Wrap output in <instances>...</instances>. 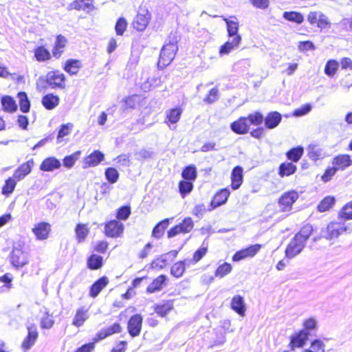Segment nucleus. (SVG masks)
Returning <instances> with one entry per match:
<instances>
[{"mask_svg": "<svg viewBox=\"0 0 352 352\" xmlns=\"http://www.w3.org/2000/svg\"><path fill=\"white\" fill-rule=\"evenodd\" d=\"M304 153V148L301 146L293 147L288 150L286 153V157L292 163L298 162Z\"/></svg>", "mask_w": 352, "mask_h": 352, "instance_id": "36", "label": "nucleus"}, {"mask_svg": "<svg viewBox=\"0 0 352 352\" xmlns=\"http://www.w3.org/2000/svg\"><path fill=\"white\" fill-rule=\"evenodd\" d=\"M73 125L70 123L62 124L58 130L57 140L60 142L63 137L69 135L71 132Z\"/></svg>", "mask_w": 352, "mask_h": 352, "instance_id": "60", "label": "nucleus"}, {"mask_svg": "<svg viewBox=\"0 0 352 352\" xmlns=\"http://www.w3.org/2000/svg\"><path fill=\"white\" fill-rule=\"evenodd\" d=\"M181 175L182 179L195 182L197 177L195 166L190 164L185 166L182 171Z\"/></svg>", "mask_w": 352, "mask_h": 352, "instance_id": "41", "label": "nucleus"}, {"mask_svg": "<svg viewBox=\"0 0 352 352\" xmlns=\"http://www.w3.org/2000/svg\"><path fill=\"white\" fill-rule=\"evenodd\" d=\"M125 227L118 219H113L104 223V234L111 239H118L123 236Z\"/></svg>", "mask_w": 352, "mask_h": 352, "instance_id": "3", "label": "nucleus"}, {"mask_svg": "<svg viewBox=\"0 0 352 352\" xmlns=\"http://www.w3.org/2000/svg\"><path fill=\"white\" fill-rule=\"evenodd\" d=\"M283 17L289 21L295 22L300 24L304 21L302 14L297 12H285L283 13Z\"/></svg>", "mask_w": 352, "mask_h": 352, "instance_id": "54", "label": "nucleus"}, {"mask_svg": "<svg viewBox=\"0 0 352 352\" xmlns=\"http://www.w3.org/2000/svg\"><path fill=\"white\" fill-rule=\"evenodd\" d=\"M151 19V14L147 10L142 9L136 15L133 26L138 31H143L148 25Z\"/></svg>", "mask_w": 352, "mask_h": 352, "instance_id": "13", "label": "nucleus"}, {"mask_svg": "<svg viewBox=\"0 0 352 352\" xmlns=\"http://www.w3.org/2000/svg\"><path fill=\"white\" fill-rule=\"evenodd\" d=\"M162 83L160 78L153 76L152 78L145 77L144 81L140 82V87L144 91H148L153 88L159 87Z\"/></svg>", "mask_w": 352, "mask_h": 352, "instance_id": "34", "label": "nucleus"}, {"mask_svg": "<svg viewBox=\"0 0 352 352\" xmlns=\"http://www.w3.org/2000/svg\"><path fill=\"white\" fill-rule=\"evenodd\" d=\"M177 41L176 34H173L170 36L168 43L165 44L161 50L158 61L159 67H166L173 61L178 50Z\"/></svg>", "mask_w": 352, "mask_h": 352, "instance_id": "1", "label": "nucleus"}, {"mask_svg": "<svg viewBox=\"0 0 352 352\" xmlns=\"http://www.w3.org/2000/svg\"><path fill=\"white\" fill-rule=\"evenodd\" d=\"M35 57L38 61H45L50 58V53L44 47H38L35 50Z\"/></svg>", "mask_w": 352, "mask_h": 352, "instance_id": "59", "label": "nucleus"}, {"mask_svg": "<svg viewBox=\"0 0 352 352\" xmlns=\"http://www.w3.org/2000/svg\"><path fill=\"white\" fill-rule=\"evenodd\" d=\"M154 312L161 318H166L174 309V300H164L153 305Z\"/></svg>", "mask_w": 352, "mask_h": 352, "instance_id": "15", "label": "nucleus"}, {"mask_svg": "<svg viewBox=\"0 0 352 352\" xmlns=\"http://www.w3.org/2000/svg\"><path fill=\"white\" fill-rule=\"evenodd\" d=\"M194 188V182L182 179L178 183V191L182 198H185Z\"/></svg>", "mask_w": 352, "mask_h": 352, "instance_id": "39", "label": "nucleus"}, {"mask_svg": "<svg viewBox=\"0 0 352 352\" xmlns=\"http://www.w3.org/2000/svg\"><path fill=\"white\" fill-rule=\"evenodd\" d=\"M337 172L338 171L333 166H329L324 169V173L321 175L320 179L324 183H327L333 179Z\"/></svg>", "mask_w": 352, "mask_h": 352, "instance_id": "56", "label": "nucleus"}, {"mask_svg": "<svg viewBox=\"0 0 352 352\" xmlns=\"http://www.w3.org/2000/svg\"><path fill=\"white\" fill-rule=\"evenodd\" d=\"M167 280L168 278L164 274L158 276L148 285L146 289V292L148 294H153L160 291Z\"/></svg>", "mask_w": 352, "mask_h": 352, "instance_id": "30", "label": "nucleus"}, {"mask_svg": "<svg viewBox=\"0 0 352 352\" xmlns=\"http://www.w3.org/2000/svg\"><path fill=\"white\" fill-rule=\"evenodd\" d=\"M46 80L52 87H63L65 83V75L58 72H50L47 74Z\"/></svg>", "mask_w": 352, "mask_h": 352, "instance_id": "22", "label": "nucleus"}, {"mask_svg": "<svg viewBox=\"0 0 352 352\" xmlns=\"http://www.w3.org/2000/svg\"><path fill=\"white\" fill-rule=\"evenodd\" d=\"M59 98L52 94H48L43 98L42 102L44 107L48 109L56 107L58 104Z\"/></svg>", "mask_w": 352, "mask_h": 352, "instance_id": "52", "label": "nucleus"}, {"mask_svg": "<svg viewBox=\"0 0 352 352\" xmlns=\"http://www.w3.org/2000/svg\"><path fill=\"white\" fill-rule=\"evenodd\" d=\"M243 169L241 166H236L231 173L230 186L233 190H237L241 186L243 181Z\"/></svg>", "mask_w": 352, "mask_h": 352, "instance_id": "24", "label": "nucleus"}, {"mask_svg": "<svg viewBox=\"0 0 352 352\" xmlns=\"http://www.w3.org/2000/svg\"><path fill=\"white\" fill-rule=\"evenodd\" d=\"M263 120L267 129H274L280 122L281 115L278 111H272L269 113Z\"/></svg>", "mask_w": 352, "mask_h": 352, "instance_id": "35", "label": "nucleus"}, {"mask_svg": "<svg viewBox=\"0 0 352 352\" xmlns=\"http://www.w3.org/2000/svg\"><path fill=\"white\" fill-rule=\"evenodd\" d=\"M34 165V160L32 158L22 163L14 172L13 176L19 181L24 179L29 175Z\"/></svg>", "mask_w": 352, "mask_h": 352, "instance_id": "21", "label": "nucleus"}, {"mask_svg": "<svg viewBox=\"0 0 352 352\" xmlns=\"http://www.w3.org/2000/svg\"><path fill=\"white\" fill-rule=\"evenodd\" d=\"M182 234H187L191 232L194 228V222L191 217L184 218L181 223L177 224Z\"/></svg>", "mask_w": 352, "mask_h": 352, "instance_id": "47", "label": "nucleus"}, {"mask_svg": "<svg viewBox=\"0 0 352 352\" xmlns=\"http://www.w3.org/2000/svg\"><path fill=\"white\" fill-rule=\"evenodd\" d=\"M315 230L310 223L303 225L294 236L306 245L307 240L314 234Z\"/></svg>", "mask_w": 352, "mask_h": 352, "instance_id": "29", "label": "nucleus"}, {"mask_svg": "<svg viewBox=\"0 0 352 352\" xmlns=\"http://www.w3.org/2000/svg\"><path fill=\"white\" fill-rule=\"evenodd\" d=\"M261 248V245L254 244L234 253L232 260L234 262L254 256Z\"/></svg>", "mask_w": 352, "mask_h": 352, "instance_id": "10", "label": "nucleus"}, {"mask_svg": "<svg viewBox=\"0 0 352 352\" xmlns=\"http://www.w3.org/2000/svg\"><path fill=\"white\" fill-rule=\"evenodd\" d=\"M52 226L49 222L40 221L35 223L32 228V232L38 241H45L50 235Z\"/></svg>", "mask_w": 352, "mask_h": 352, "instance_id": "9", "label": "nucleus"}, {"mask_svg": "<svg viewBox=\"0 0 352 352\" xmlns=\"http://www.w3.org/2000/svg\"><path fill=\"white\" fill-rule=\"evenodd\" d=\"M336 199L333 196H326L317 206V210L320 212H324L329 210L335 204Z\"/></svg>", "mask_w": 352, "mask_h": 352, "instance_id": "40", "label": "nucleus"}, {"mask_svg": "<svg viewBox=\"0 0 352 352\" xmlns=\"http://www.w3.org/2000/svg\"><path fill=\"white\" fill-rule=\"evenodd\" d=\"M338 218L344 220L352 219V201L344 205L338 212Z\"/></svg>", "mask_w": 352, "mask_h": 352, "instance_id": "49", "label": "nucleus"}, {"mask_svg": "<svg viewBox=\"0 0 352 352\" xmlns=\"http://www.w3.org/2000/svg\"><path fill=\"white\" fill-rule=\"evenodd\" d=\"M18 98L20 104V110H30V104L25 92H19Z\"/></svg>", "mask_w": 352, "mask_h": 352, "instance_id": "61", "label": "nucleus"}, {"mask_svg": "<svg viewBox=\"0 0 352 352\" xmlns=\"http://www.w3.org/2000/svg\"><path fill=\"white\" fill-rule=\"evenodd\" d=\"M305 247V244L294 236L286 246L285 250V256L288 258H292L299 254Z\"/></svg>", "mask_w": 352, "mask_h": 352, "instance_id": "11", "label": "nucleus"}, {"mask_svg": "<svg viewBox=\"0 0 352 352\" xmlns=\"http://www.w3.org/2000/svg\"><path fill=\"white\" fill-rule=\"evenodd\" d=\"M104 175L110 184H115L119 179V173L116 168L108 167L105 169Z\"/></svg>", "mask_w": 352, "mask_h": 352, "instance_id": "53", "label": "nucleus"}, {"mask_svg": "<svg viewBox=\"0 0 352 352\" xmlns=\"http://www.w3.org/2000/svg\"><path fill=\"white\" fill-rule=\"evenodd\" d=\"M331 164L337 171H342L352 165V160L349 154H338L332 158Z\"/></svg>", "mask_w": 352, "mask_h": 352, "instance_id": "16", "label": "nucleus"}, {"mask_svg": "<svg viewBox=\"0 0 352 352\" xmlns=\"http://www.w3.org/2000/svg\"><path fill=\"white\" fill-rule=\"evenodd\" d=\"M96 342H95V338H94L92 342L82 344L77 348L74 352H94Z\"/></svg>", "mask_w": 352, "mask_h": 352, "instance_id": "64", "label": "nucleus"}, {"mask_svg": "<svg viewBox=\"0 0 352 352\" xmlns=\"http://www.w3.org/2000/svg\"><path fill=\"white\" fill-rule=\"evenodd\" d=\"M76 239L78 243L84 242L90 232L88 223H78L74 228Z\"/></svg>", "mask_w": 352, "mask_h": 352, "instance_id": "25", "label": "nucleus"}, {"mask_svg": "<svg viewBox=\"0 0 352 352\" xmlns=\"http://www.w3.org/2000/svg\"><path fill=\"white\" fill-rule=\"evenodd\" d=\"M80 67L79 60L70 59L66 62L64 69L69 74L74 75L78 73Z\"/></svg>", "mask_w": 352, "mask_h": 352, "instance_id": "48", "label": "nucleus"}, {"mask_svg": "<svg viewBox=\"0 0 352 352\" xmlns=\"http://www.w3.org/2000/svg\"><path fill=\"white\" fill-rule=\"evenodd\" d=\"M104 265L103 257L98 254L92 253L87 258L86 266L90 270H100Z\"/></svg>", "mask_w": 352, "mask_h": 352, "instance_id": "26", "label": "nucleus"}, {"mask_svg": "<svg viewBox=\"0 0 352 352\" xmlns=\"http://www.w3.org/2000/svg\"><path fill=\"white\" fill-rule=\"evenodd\" d=\"M232 270V265L225 262L217 267L214 272V276L217 278H221L231 272Z\"/></svg>", "mask_w": 352, "mask_h": 352, "instance_id": "51", "label": "nucleus"}, {"mask_svg": "<svg viewBox=\"0 0 352 352\" xmlns=\"http://www.w3.org/2000/svg\"><path fill=\"white\" fill-rule=\"evenodd\" d=\"M122 331L121 324L120 322H114L111 325L100 329L95 336V342H98L112 335L120 333Z\"/></svg>", "mask_w": 352, "mask_h": 352, "instance_id": "12", "label": "nucleus"}, {"mask_svg": "<svg viewBox=\"0 0 352 352\" xmlns=\"http://www.w3.org/2000/svg\"><path fill=\"white\" fill-rule=\"evenodd\" d=\"M104 160V155L99 150H95L86 156L82 160L83 168L95 167Z\"/></svg>", "mask_w": 352, "mask_h": 352, "instance_id": "17", "label": "nucleus"}, {"mask_svg": "<svg viewBox=\"0 0 352 352\" xmlns=\"http://www.w3.org/2000/svg\"><path fill=\"white\" fill-rule=\"evenodd\" d=\"M1 104L3 110H17V104L15 100L10 96H3L1 98Z\"/></svg>", "mask_w": 352, "mask_h": 352, "instance_id": "55", "label": "nucleus"}, {"mask_svg": "<svg viewBox=\"0 0 352 352\" xmlns=\"http://www.w3.org/2000/svg\"><path fill=\"white\" fill-rule=\"evenodd\" d=\"M309 332H306L305 330H301L298 333L291 336L289 344L290 349L294 350L296 348L302 347L305 344Z\"/></svg>", "mask_w": 352, "mask_h": 352, "instance_id": "23", "label": "nucleus"}, {"mask_svg": "<svg viewBox=\"0 0 352 352\" xmlns=\"http://www.w3.org/2000/svg\"><path fill=\"white\" fill-rule=\"evenodd\" d=\"M241 36H235L234 38H229L227 42L222 45L219 51V56L228 55L232 52L237 50L241 42Z\"/></svg>", "mask_w": 352, "mask_h": 352, "instance_id": "19", "label": "nucleus"}, {"mask_svg": "<svg viewBox=\"0 0 352 352\" xmlns=\"http://www.w3.org/2000/svg\"><path fill=\"white\" fill-rule=\"evenodd\" d=\"M143 318L141 314L131 316L127 321L126 328L129 336L135 338L140 336L142 328Z\"/></svg>", "mask_w": 352, "mask_h": 352, "instance_id": "8", "label": "nucleus"}, {"mask_svg": "<svg viewBox=\"0 0 352 352\" xmlns=\"http://www.w3.org/2000/svg\"><path fill=\"white\" fill-rule=\"evenodd\" d=\"M230 195V192L228 188H223L217 190L210 201V206L211 209H215L217 207L225 204L227 202Z\"/></svg>", "mask_w": 352, "mask_h": 352, "instance_id": "14", "label": "nucleus"}, {"mask_svg": "<svg viewBox=\"0 0 352 352\" xmlns=\"http://www.w3.org/2000/svg\"><path fill=\"white\" fill-rule=\"evenodd\" d=\"M219 98V89L217 87L211 89L206 96L204 98V101L206 103L211 104L214 102Z\"/></svg>", "mask_w": 352, "mask_h": 352, "instance_id": "62", "label": "nucleus"}, {"mask_svg": "<svg viewBox=\"0 0 352 352\" xmlns=\"http://www.w3.org/2000/svg\"><path fill=\"white\" fill-rule=\"evenodd\" d=\"M143 101L141 96L138 95H133L127 97L122 101L121 108L125 109H135L140 107V102Z\"/></svg>", "mask_w": 352, "mask_h": 352, "instance_id": "37", "label": "nucleus"}, {"mask_svg": "<svg viewBox=\"0 0 352 352\" xmlns=\"http://www.w3.org/2000/svg\"><path fill=\"white\" fill-rule=\"evenodd\" d=\"M186 260L178 261L174 263L170 269V274L175 278H179L186 272Z\"/></svg>", "mask_w": 352, "mask_h": 352, "instance_id": "31", "label": "nucleus"}, {"mask_svg": "<svg viewBox=\"0 0 352 352\" xmlns=\"http://www.w3.org/2000/svg\"><path fill=\"white\" fill-rule=\"evenodd\" d=\"M168 224V219H164L158 222L153 228L152 236L156 239L161 238L163 236L164 231L167 228Z\"/></svg>", "mask_w": 352, "mask_h": 352, "instance_id": "42", "label": "nucleus"}, {"mask_svg": "<svg viewBox=\"0 0 352 352\" xmlns=\"http://www.w3.org/2000/svg\"><path fill=\"white\" fill-rule=\"evenodd\" d=\"M19 182L13 175L5 180V183L1 188V193L6 197H9L14 191Z\"/></svg>", "mask_w": 352, "mask_h": 352, "instance_id": "38", "label": "nucleus"}, {"mask_svg": "<svg viewBox=\"0 0 352 352\" xmlns=\"http://www.w3.org/2000/svg\"><path fill=\"white\" fill-rule=\"evenodd\" d=\"M230 307L232 310L241 316H243L245 312V306L243 298L241 296H234L231 300Z\"/></svg>", "mask_w": 352, "mask_h": 352, "instance_id": "32", "label": "nucleus"}, {"mask_svg": "<svg viewBox=\"0 0 352 352\" xmlns=\"http://www.w3.org/2000/svg\"><path fill=\"white\" fill-rule=\"evenodd\" d=\"M10 262L15 270H21L29 263L28 254L22 249L14 248L10 253Z\"/></svg>", "mask_w": 352, "mask_h": 352, "instance_id": "6", "label": "nucleus"}, {"mask_svg": "<svg viewBox=\"0 0 352 352\" xmlns=\"http://www.w3.org/2000/svg\"><path fill=\"white\" fill-rule=\"evenodd\" d=\"M80 154V151H78L69 155L65 156L63 160V165L67 168H72L78 159Z\"/></svg>", "mask_w": 352, "mask_h": 352, "instance_id": "57", "label": "nucleus"}, {"mask_svg": "<svg viewBox=\"0 0 352 352\" xmlns=\"http://www.w3.org/2000/svg\"><path fill=\"white\" fill-rule=\"evenodd\" d=\"M28 333L21 342V347L23 352H28L36 343L38 338V331L35 324H30L26 327Z\"/></svg>", "mask_w": 352, "mask_h": 352, "instance_id": "7", "label": "nucleus"}, {"mask_svg": "<svg viewBox=\"0 0 352 352\" xmlns=\"http://www.w3.org/2000/svg\"><path fill=\"white\" fill-rule=\"evenodd\" d=\"M109 283V280L107 276H102L100 277L89 287V296L93 298H96Z\"/></svg>", "mask_w": 352, "mask_h": 352, "instance_id": "18", "label": "nucleus"}, {"mask_svg": "<svg viewBox=\"0 0 352 352\" xmlns=\"http://www.w3.org/2000/svg\"><path fill=\"white\" fill-rule=\"evenodd\" d=\"M109 246V243L107 240H99L93 245L92 252L98 254H104L107 252Z\"/></svg>", "mask_w": 352, "mask_h": 352, "instance_id": "45", "label": "nucleus"}, {"mask_svg": "<svg viewBox=\"0 0 352 352\" xmlns=\"http://www.w3.org/2000/svg\"><path fill=\"white\" fill-rule=\"evenodd\" d=\"M297 171V166L291 162H283L278 168V174L281 177H289Z\"/></svg>", "mask_w": 352, "mask_h": 352, "instance_id": "28", "label": "nucleus"}, {"mask_svg": "<svg viewBox=\"0 0 352 352\" xmlns=\"http://www.w3.org/2000/svg\"><path fill=\"white\" fill-rule=\"evenodd\" d=\"M338 67V63L336 60H329L326 64L325 68H324V72L327 76H333Z\"/></svg>", "mask_w": 352, "mask_h": 352, "instance_id": "63", "label": "nucleus"}, {"mask_svg": "<svg viewBox=\"0 0 352 352\" xmlns=\"http://www.w3.org/2000/svg\"><path fill=\"white\" fill-rule=\"evenodd\" d=\"M307 155L311 160L314 162L323 158L322 149L317 147L316 145L309 146Z\"/></svg>", "mask_w": 352, "mask_h": 352, "instance_id": "50", "label": "nucleus"}, {"mask_svg": "<svg viewBox=\"0 0 352 352\" xmlns=\"http://www.w3.org/2000/svg\"><path fill=\"white\" fill-rule=\"evenodd\" d=\"M61 166L60 162L55 157H48L44 159L40 164L39 168L44 172H51Z\"/></svg>", "mask_w": 352, "mask_h": 352, "instance_id": "27", "label": "nucleus"}, {"mask_svg": "<svg viewBox=\"0 0 352 352\" xmlns=\"http://www.w3.org/2000/svg\"><path fill=\"white\" fill-rule=\"evenodd\" d=\"M227 25V30L230 38H234L235 36H241L238 34L239 23L236 21L225 19Z\"/></svg>", "mask_w": 352, "mask_h": 352, "instance_id": "46", "label": "nucleus"}, {"mask_svg": "<svg viewBox=\"0 0 352 352\" xmlns=\"http://www.w3.org/2000/svg\"><path fill=\"white\" fill-rule=\"evenodd\" d=\"M299 194L295 190L283 192L278 199L277 204L280 212H290L294 204L298 199Z\"/></svg>", "mask_w": 352, "mask_h": 352, "instance_id": "4", "label": "nucleus"}, {"mask_svg": "<svg viewBox=\"0 0 352 352\" xmlns=\"http://www.w3.org/2000/svg\"><path fill=\"white\" fill-rule=\"evenodd\" d=\"M67 43V39L62 35H58L56 37L55 46L52 50V54L56 58H59L63 52V49L65 47Z\"/></svg>", "mask_w": 352, "mask_h": 352, "instance_id": "43", "label": "nucleus"}, {"mask_svg": "<svg viewBox=\"0 0 352 352\" xmlns=\"http://www.w3.org/2000/svg\"><path fill=\"white\" fill-rule=\"evenodd\" d=\"M241 119V126L242 135L249 133L250 126H258L263 122V116L258 111L250 113L248 116H242Z\"/></svg>", "mask_w": 352, "mask_h": 352, "instance_id": "5", "label": "nucleus"}, {"mask_svg": "<svg viewBox=\"0 0 352 352\" xmlns=\"http://www.w3.org/2000/svg\"><path fill=\"white\" fill-rule=\"evenodd\" d=\"M54 320L53 317L49 312H45L41 319V327L42 329H48L53 327Z\"/></svg>", "mask_w": 352, "mask_h": 352, "instance_id": "58", "label": "nucleus"}, {"mask_svg": "<svg viewBox=\"0 0 352 352\" xmlns=\"http://www.w3.org/2000/svg\"><path fill=\"white\" fill-rule=\"evenodd\" d=\"M89 317V308L85 306L80 307L76 310L72 324L76 327H80L84 325Z\"/></svg>", "mask_w": 352, "mask_h": 352, "instance_id": "20", "label": "nucleus"}, {"mask_svg": "<svg viewBox=\"0 0 352 352\" xmlns=\"http://www.w3.org/2000/svg\"><path fill=\"white\" fill-rule=\"evenodd\" d=\"M131 214V208L129 204L119 207L116 212V219L120 221H126Z\"/></svg>", "mask_w": 352, "mask_h": 352, "instance_id": "44", "label": "nucleus"}, {"mask_svg": "<svg viewBox=\"0 0 352 352\" xmlns=\"http://www.w3.org/2000/svg\"><path fill=\"white\" fill-rule=\"evenodd\" d=\"M338 219L331 221L327 224L324 235L326 239L331 241L348 232L349 227L343 219Z\"/></svg>", "mask_w": 352, "mask_h": 352, "instance_id": "2", "label": "nucleus"}, {"mask_svg": "<svg viewBox=\"0 0 352 352\" xmlns=\"http://www.w3.org/2000/svg\"><path fill=\"white\" fill-rule=\"evenodd\" d=\"M208 252V243H203L201 247L197 248L193 253L192 258L188 261L189 264L195 265L203 259Z\"/></svg>", "mask_w": 352, "mask_h": 352, "instance_id": "33", "label": "nucleus"}]
</instances>
